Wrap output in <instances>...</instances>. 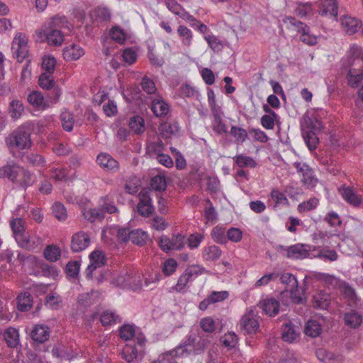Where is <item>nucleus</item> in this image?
I'll return each instance as SVG.
<instances>
[{
    "mask_svg": "<svg viewBox=\"0 0 363 363\" xmlns=\"http://www.w3.org/2000/svg\"><path fill=\"white\" fill-rule=\"evenodd\" d=\"M300 334V328L291 321L285 323L282 328V338L284 341L293 342L296 340Z\"/></svg>",
    "mask_w": 363,
    "mask_h": 363,
    "instance_id": "obj_17",
    "label": "nucleus"
},
{
    "mask_svg": "<svg viewBox=\"0 0 363 363\" xmlns=\"http://www.w3.org/2000/svg\"><path fill=\"white\" fill-rule=\"evenodd\" d=\"M111 38L116 42L122 44L126 40V34L125 31L119 26H113L110 30Z\"/></svg>",
    "mask_w": 363,
    "mask_h": 363,
    "instance_id": "obj_46",
    "label": "nucleus"
},
{
    "mask_svg": "<svg viewBox=\"0 0 363 363\" xmlns=\"http://www.w3.org/2000/svg\"><path fill=\"white\" fill-rule=\"evenodd\" d=\"M83 216L84 218L90 222H94L96 220H102L104 214L102 210L100 208L84 209L83 211Z\"/></svg>",
    "mask_w": 363,
    "mask_h": 363,
    "instance_id": "obj_33",
    "label": "nucleus"
},
{
    "mask_svg": "<svg viewBox=\"0 0 363 363\" xmlns=\"http://www.w3.org/2000/svg\"><path fill=\"white\" fill-rule=\"evenodd\" d=\"M14 177L13 182L17 183L23 189L32 186L36 181L34 174L18 165H17L16 171H14Z\"/></svg>",
    "mask_w": 363,
    "mask_h": 363,
    "instance_id": "obj_8",
    "label": "nucleus"
},
{
    "mask_svg": "<svg viewBox=\"0 0 363 363\" xmlns=\"http://www.w3.org/2000/svg\"><path fill=\"white\" fill-rule=\"evenodd\" d=\"M24 111V107L18 100H13L10 103L9 114L11 118L16 120L18 119Z\"/></svg>",
    "mask_w": 363,
    "mask_h": 363,
    "instance_id": "obj_36",
    "label": "nucleus"
},
{
    "mask_svg": "<svg viewBox=\"0 0 363 363\" xmlns=\"http://www.w3.org/2000/svg\"><path fill=\"white\" fill-rule=\"evenodd\" d=\"M62 125L65 130L71 131L73 129L74 118L72 114L69 111H63L60 115Z\"/></svg>",
    "mask_w": 363,
    "mask_h": 363,
    "instance_id": "obj_45",
    "label": "nucleus"
},
{
    "mask_svg": "<svg viewBox=\"0 0 363 363\" xmlns=\"http://www.w3.org/2000/svg\"><path fill=\"white\" fill-rule=\"evenodd\" d=\"M280 281L282 284L286 285L289 291L298 289V281L296 277L291 273H284L280 277Z\"/></svg>",
    "mask_w": 363,
    "mask_h": 363,
    "instance_id": "obj_41",
    "label": "nucleus"
},
{
    "mask_svg": "<svg viewBox=\"0 0 363 363\" xmlns=\"http://www.w3.org/2000/svg\"><path fill=\"white\" fill-rule=\"evenodd\" d=\"M141 86L143 91L148 94H154L156 91V86L154 82L147 77H144L142 79Z\"/></svg>",
    "mask_w": 363,
    "mask_h": 363,
    "instance_id": "obj_64",
    "label": "nucleus"
},
{
    "mask_svg": "<svg viewBox=\"0 0 363 363\" xmlns=\"http://www.w3.org/2000/svg\"><path fill=\"white\" fill-rule=\"evenodd\" d=\"M200 326L205 333H213L216 330L215 321L211 317H206L200 320Z\"/></svg>",
    "mask_w": 363,
    "mask_h": 363,
    "instance_id": "obj_55",
    "label": "nucleus"
},
{
    "mask_svg": "<svg viewBox=\"0 0 363 363\" xmlns=\"http://www.w3.org/2000/svg\"><path fill=\"white\" fill-rule=\"evenodd\" d=\"M10 225L15 239H18V235H23L25 234L24 221L22 218H14L11 223Z\"/></svg>",
    "mask_w": 363,
    "mask_h": 363,
    "instance_id": "obj_43",
    "label": "nucleus"
},
{
    "mask_svg": "<svg viewBox=\"0 0 363 363\" xmlns=\"http://www.w3.org/2000/svg\"><path fill=\"white\" fill-rule=\"evenodd\" d=\"M84 54V49L77 44H71L63 50V57L66 61L77 60Z\"/></svg>",
    "mask_w": 363,
    "mask_h": 363,
    "instance_id": "obj_16",
    "label": "nucleus"
},
{
    "mask_svg": "<svg viewBox=\"0 0 363 363\" xmlns=\"http://www.w3.org/2000/svg\"><path fill=\"white\" fill-rule=\"evenodd\" d=\"M194 341L191 339L186 340L183 345L176 347L174 350L169 351L159 356L158 359L152 361L151 363H165L169 360L170 357H178L184 356V352L187 351L186 346L192 344Z\"/></svg>",
    "mask_w": 363,
    "mask_h": 363,
    "instance_id": "obj_10",
    "label": "nucleus"
},
{
    "mask_svg": "<svg viewBox=\"0 0 363 363\" xmlns=\"http://www.w3.org/2000/svg\"><path fill=\"white\" fill-rule=\"evenodd\" d=\"M130 128L137 134H140L145 130V122L142 117L135 116L130 119Z\"/></svg>",
    "mask_w": 363,
    "mask_h": 363,
    "instance_id": "obj_40",
    "label": "nucleus"
},
{
    "mask_svg": "<svg viewBox=\"0 0 363 363\" xmlns=\"http://www.w3.org/2000/svg\"><path fill=\"white\" fill-rule=\"evenodd\" d=\"M344 320L347 326L357 328L362 323V317L359 313L352 311L345 314Z\"/></svg>",
    "mask_w": 363,
    "mask_h": 363,
    "instance_id": "obj_25",
    "label": "nucleus"
},
{
    "mask_svg": "<svg viewBox=\"0 0 363 363\" xmlns=\"http://www.w3.org/2000/svg\"><path fill=\"white\" fill-rule=\"evenodd\" d=\"M56 65V60L52 56H45L43 58L42 67L46 71L45 73L52 74Z\"/></svg>",
    "mask_w": 363,
    "mask_h": 363,
    "instance_id": "obj_53",
    "label": "nucleus"
},
{
    "mask_svg": "<svg viewBox=\"0 0 363 363\" xmlns=\"http://www.w3.org/2000/svg\"><path fill=\"white\" fill-rule=\"evenodd\" d=\"M283 23L289 29H293L298 33L305 32L308 26L292 16H286L283 18Z\"/></svg>",
    "mask_w": 363,
    "mask_h": 363,
    "instance_id": "obj_29",
    "label": "nucleus"
},
{
    "mask_svg": "<svg viewBox=\"0 0 363 363\" xmlns=\"http://www.w3.org/2000/svg\"><path fill=\"white\" fill-rule=\"evenodd\" d=\"M150 192V190L143 189L138 195L140 201L137 206L138 211L144 217H149L155 210L152 203Z\"/></svg>",
    "mask_w": 363,
    "mask_h": 363,
    "instance_id": "obj_7",
    "label": "nucleus"
},
{
    "mask_svg": "<svg viewBox=\"0 0 363 363\" xmlns=\"http://www.w3.org/2000/svg\"><path fill=\"white\" fill-rule=\"evenodd\" d=\"M52 213L60 220H64L67 218L66 209L60 203H54L52 206Z\"/></svg>",
    "mask_w": 363,
    "mask_h": 363,
    "instance_id": "obj_58",
    "label": "nucleus"
},
{
    "mask_svg": "<svg viewBox=\"0 0 363 363\" xmlns=\"http://www.w3.org/2000/svg\"><path fill=\"white\" fill-rule=\"evenodd\" d=\"M338 6L336 0H325L320 8L319 13L337 19Z\"/></svg>",
    "mask_w": 363,
    "mask_h": 363,
    "instance_id": "obj_20",
    "label": "nucleus"
},
{
    "mask_svg": "<svg viewBox=\"0 0 363 363\" xmlns=\"http://www.w3.org/2000/svg\"><path fill=\"white\" fill-rule=\"evenodd\" d=\"M260 304L264 313L269 316L276 315L279 313V302L275 298L264 299Z\"/></svg>",
    "mask_w": 363,
    "mask_h": 363,
    "instance_id": "obj_23",
    "label": "nucleus"
},
{
    "mask_svg": "<svg viewBox=\"0 0 363 363\" xmlns=\"http://www.w3.org/2000/svg\"><path fill=\"white\" fill-rule=\"evenodd\" d=\"M45 258L50 262H56L61 257L60 249L54 245H48L43 252Z\"/></svg>",
    "mask_w": 363,
    "mask_h": 363,
    "instance_id": "obj_31",
    "label": "nucleus"
},
{
    "mask_svg": "<svg viewBox=\"0 0 363 363\" xmlns=\"http://www.w3.org/2000/svg\"><path fill=\"white\" fill-rule=\"evenodd\" d=\"M17 165H6L0 168V178L7 177L9 180L14 179V171H16Z\"/></svg>",
    "mask_w": 363,
    "mask_h": 363,
    "instance_id": "obj_60",
    "label": "nucleus"
},
{
    "mask_svg": "<svg viewBox=\"0 0 363 363\" xmlns=\"http://www.w3.org/2000/svg\"><path fill=\"white\" fill-rule=\"evenodd\" d=\"M118 316L111 311H104L101 315V321L104 325H111L116 322Z\"/></svg>",
    "mask_w": 363,
    "mask_h": 363,
    "instance_id": "obj_54",
    "label": "nucleus"
},
{
    "mask_svg": "<svg viewBox=\"0 0 363 363\" xmlns=\"http://www.w3.org/2000/svg\"><path fill=\"white\" fill-rule=\"evenodd\" d=\"M24 161L30 165L36 167L43 166L45 162L44 158L36 153L28 154L24 157Z\"/></svg>",
    "mask_w": 363,
    "mask_h": 363,
    "instance_id": "obj_49",
    "label": "nucleus"
},
{
    "mask_svg": "<svg viewBox=\"0 0 363 363\" xmlns=\"http://www.w3.org/2000/svg\"><path fill=\"white\" fill-rule=\"evenodd\" d=\"M16 240L21 247L28 250H33L38 247L42 242V240L40 238L36 236H30L26 233L23 235H18V239Z\"/></svg>",
    "mask_w": 363,
    "mask_h": 363,
    "instance_id": "obj_13",
    "label": "nucleus"
},
{
    "mask_svg": "<svg viewBox=\"0 0 363 363\" xmlns=\"http://www.w3.org/2000/svg\"><path fill=\"white\" fill-rule=\"evenodd\" d=\"M286 252L285 256L292 259H302L310 255L311 247L308 245L297 243L289 247L280 246Z\"/></svg>",
    "mask_w": 363,
    "mask_h": 363,
    "instance_id": "obj_6",
    "label": "nucleus"
},
{
    "mask_svg": "<svg viewBox=\"0 0 363 363\" xmlns=\"http://www.w3.org/2000/svg\"><path fill=\"white\" fill-rule=\"evenodd\" d=\"M340 21L342 29L349 35L355 33L360 26L359 20L351 16H342L340 18Z\"/></svg>",
    "mask_w": 363,
    "mask_h": 363,
    "instance_id": "obj_22",
    "label": "nucleus"
},
{
    "mask_svg": "<svg viewBox=\"0 0 363 363\" xmlns=\"http://www.w3.org/2000/svg\"><path fill=\"white\" fill-rule=\"evenodd\" d=\"M304 140L310 150H315L318 143V138L313 131H308L304 134Z\"/></svg>",
    "mask_w": 363,
    "mask_h": 363,
    "instance_id": "obj_52",
    "label": "nucleus"
},
{
    "mask_svg": "<svg viewBox=\"0 0 363 363\" xmlns=\"http://www.w3.org/2000/svg\"><path fill=\"white\" fill-rule=\"evenodd\" d=\"M33 130L31 123H26L10 133L5 139V143L10 150H28L32 146L30 135Z\"/></svg>",
    "mask_w": 363,
    "mask_h": 363,
    "instance_id": "obj_3",
    "label": "nucleus"
},
{
    "mask_svg": "<svg viewBox=\"0 0 363 363\" xmlns=\"http://www.w3.org/2000/svg\"><path fill=\"white\" fill-rule=\"evenodd\" d=\"M89 243V235L84 232H78L72 238L71 249L74 252H79L84 250Z\"/></svg>",
    "mask_w": 363,
    "mask_h": 363,
    "instance_id": "obj_11",
    "label": "nucleus"
},
{
    "mask_svg": "<svg viewBox=\"0 0 363 363\" xmlns=\"http://www.w3.org/2000/svg\"><path fill=\"white\" fill-rule=\"evenodd\" d=\"M177 33L182 38V42L185 45L189 46L191 45L192 33L190 29L185 26H179L177 29Z\"/></svg>",
    "mask_w": 363,
    "mask_h": 363,
    "instance_id": "obj_48",
    "label": "nucleus"
},
{
    "mask_svg": "<svg viewBox=\"0 0 363 363\" xmlns=\"http://www.w3.org/2000/svg\"><path fill=\"white\" fill-rule=\"evenodd\" d=\"M317 358L323 363H342L345 357L341 354H335L325 349L320 348L316 350Z\"/></svg>",
    "mask_w": 363,
    "mask_h": 363,
    "instance_id": "obj_14",
    "label": "nucleus"
},
{
    "mask_svg": "<svg viewBox=\"0 0 363 363\" xmlns=\"http://www.w3.org/2000/svg\"><path fill=\"white\" fill-rule=\"evenodd\" d=\"M4 339L9 347H16L19 344V334L16 328H8L4 333Z\"/></svg>",
    "mask_w": 363,
    "mask_h": 363,
    "instance_id": "obj_28",
    "label": "nucleus"
},
{
    "mask_svg": "<svg viewBox=\"0 0 363 363\" xmlns=\"http://www.w3.org/2000/svg\"><path fill=\"white\" fill-rule=\"evenodd\" d=\"M321 331V326L317 320H309L305 325L304 332L306 335L311 337H316L319 336Z\"/></svg>",
    "mask_w": 363,
    "mask_h": 363,
    "instance_id": "obj_30",
    "label": "nucleus"
},
{
    "mask_svg": "<svg viewBox=\"0 0 363 363\" xmlns=\"http://www.w3.org/2000/svg\"><path fill=\"white\" fill-rule=\"evenodd\" d=\"M177 263L174 259H168L163 264L162 272L167 276L172 275L177 269Z\"/></svg>",
    "mask_w": 363,
    "mask_h": 363,
    "instance_id": "obj_62",
    "label": "nucleus"
},
{
    "mask_svg": "<svg viewBox=\"0 0 363 363\" xmlns=\"http://www.w3.org/2000/svg\"><path fill=\"white\" fill-rule=\"evenodd\" d=\"M238 341V336L234 333H228L225 334L223 338V344L228 348L235 347Z\"/></svg>",
    "mask_w": 363,
    "mask_h": 363,
    "instance_id": "obj_63",
    "label": "nucleus"
},
{
    "mask_svg": "<svg viewBox=\"0 0 363 363\" xmlns=\"http://www.w3.org/2000/svg\"><path fill=\"white\" fill-rule=\"evenodd\" d=\"M96 162L101 167L107 170L116 171L118 169V162L109 154L100 153L97 156Z\"/></svg>",
    "mask_w": 363,
    "mask_h": 363,
    "instance_id": "obj_21",
    "label": "nucleus"
},
{
    "mask_svg": "<svg viewBox=\"0 0 363 363\" xmlns=\"http://www.w3.org/2000/svg\"><path fill=\"white\" fill-rule=\"evenodd\" d=\"M149 236L147 233L140 229H135L131 230L130 240L139 245H144L148 240Z\"/></svg>",
    "mask_w": 363,
    "mask_h": 363,
    "instance_id": "obj_35",
    "label": "nucleus"
},
{
    "mask_svg": "<svg viewBox=\"0 0 363 363\" xmlns=\"http://www.w3.org/2000/svg\"><path fill=\"white\" fill-rule=\"evenodd\" d=\"M317 257L324 261L330 262H333L338 259V255L336 251L330 249H323L320 250Z\"/></svg>",
    "mask_w": 363,
    "mask_h": 363,
    "instance_id": "obj_51",
    "label": "nucleus"
},
{
    "mask_svg": "<svg viewBox=\"0 0 363 363\" xmlns=\"http://www.w3.org/2000/svg\"><path fill=\"white\" fill-rule=\"evenodd\" d=\"M18 308L21 311H27L32 307V298L29 293L21 294L17 297Z\"/></svg>",
    "mask_w": 363,
    "mask_h": 363,
    "instance_id": "obj_32",
    "label": "nucleus"
},
{
    "mask_svg": "<svg viewBox=\"0 0 363 363\" xmlns=\"http://www.w3.org/2000/svg\"><path fill=\"white\" fill-rule=\"evenodd\" d=\"M67 23L65 16H55L51 18L36 32L37 40L46 41L50 45H61L64 41V35L60 29Z\"/></svg>",
    "mask_w": 363,
    "mask_h": 363,
    "instance_id": "obj_2",
    "label": "nucleus"
},
{
    "mask_svg": "<svg viewBox=\"0 0 363 363\" xmlns=\"http://www.w3.org/2000/svg\"><path fill=\"white\" fill-rule=\"evenodd\" d=\"M330 296L322 291H317L313 297V306L319 310H326L330 304Z\"/></svg>",
    "mask_w": 363,
    "mask_h": 363,
    "instance_id": "obj_18",
    "label": "nucleus"
},
{
    "mask_svg": "<svg viewBox=\"0 0 363 363\" xmlns=\"http://www.w3.org/2000/svg\"><path fill=\"white\" fill-rule=\"evenodd\" d=\"M319 204V200L317 198H311L306 201L302 202L298 205V211L300 213L310 211L315 209Z\"/></svg>",
    "mask_w": 363,
    "mask_h": 363,
    "instance_id": "obj_47",
    "label": "nucleus"
},
{
    "mask_svg": "<svg viewBox=\"0 0 363 363\" xmlns=\"http://www.w3.org/2000/svg\"><path fill=\"white\" fill-rule=\"evenodd\" d=\"M240 328L244 333L247 334L256 333L259 328L258 320L252 311L245 313L240 321Z\"/></svg>",
    "mask_w": 363,
    "mask_h": 363,
    "instance_id": "obj_9",
    "label": "nucleus"
},
{
    "mask_svg": "<svg viewBox=\"0 0 363 363\" xmlns=\"http://www.w3.org/2000/svg\"><path fill=\"white\" fill-rule=\"evenodd\" d=\"M342 293L348 298L350 305L355 304L357 302V296L354 289L348 284H344L342 286Z\"/></svg>",
    "mask_w": 363,
    "mask_h": 363,
    "instance_id": "obj_61",
    "label": "nucleus"
},
{
    "mask_svg": "<svg viewBox=\"0 0 363 363\" xmlns=\"http://www.w3.org/2000/svg\"><path fill=\"white\" fill-rule=\"evenodd\" d=\"M152 189L157 191H163L167 188V180L164 175L158 174L153 177L150 182Z\"/></svg>",
    "mask_w": 363,
    "mask_h": 363,
    "instance_id": "obj_42",
    "label": "nucleus"
},
{
    "mask_svg": "<svg viewBox=\"0 0 363 363\" xmlns=\"http://www.w3.org/2000/svg\"><path fill=\"white\" fill-rule=\"evenodd\" d=\"M298 173L301 174V182L308 189L313 188L318 184V179L315 177L312 169L306 163L295 162L294 164Z\"/></svg>",
    "mask_w": 363,
    "mask_h": 363,
    "instance_id": "obj_5",
    "label": "nucleus"
},
{
    "mask_svg": "<svg viewBox=\"0 0 363 363\" xmlns=\"http://www.w3.org/2000/svg\"><path fill=\"white\" fill-rule=\"evenodd\" d=\"M120 337L127 341L132 339L135 335V328L130 325H124L120 329Z\"/></svg>",
    "mask_w": 363,
    "mask_h": 363,
    "instance_id": "obj_57",
    "label": "nucleus"
},
{
    "mask_svg": "<svg viewBox=\"0 0 363 363\" xmlns=\"http://www.w3.org/2000/svg\"><path fill=\"white\" fill-rule=\"evenodd\" d=\"M189 339H191L194 342L186 347L187 351L184 352V356L191 352L195 354L203 353L210 342L208 339L205 337H200L197 342L195 341V339L191 337H189L187 340Z\"/></svg>",
    "mask_w": 363,
    "mask_h": 363,
    "instance_id": "obj_19",
    "label": "nucleus"
},
{
    "mask_svg": "<svg viewBox=\"0 0 363 363\" xmlns=\"http://www.w3.org/2000/svg\"><path fill=\"white\" fill-rule=\"evenodd\" d=\"M151 109L157 117H162L169 112V105L162 99H155L152 101Z\"/></svg>",
    "mask_w": 363,
    "mask_h": 363,
    "instance_id": "obj_24",
    "label": "nucleus"
},
{
    "mask_svg": "<svg viewBox=\"0 0 363 363\" xmlns=\"http://www.w3.org/2000/svg\"><path fill=\"white\" fill-rule=\"evenodd\" d=\"M340 192L342 198L350 205L354 207L363 208V199H362L350 187H342L340 189Z\"/></svg>",
    "mask_w": 363,
    "mask_h": 363,
    "instance_id": "obj_15",
    "label": "nucleus"
},
{
    "mask_svg": "<svg viewBox=\"0 0 363 363\" xmlns=\"http://www.w3.org/2000/svg\"><path fill=\"white\" fill-rule=\"evenodd\" d=\"M211 237L213 240L219 244H226L228 242L225 228L219 225L214 227L211 231Z\"/></svg>",
    "mask_w": 363,
    "mask_h": 363,
    "instance_id": "obj_37",
    "label": "nucleus"
},
{
    "mask_svg": "<svg viewBox=\"0 0 363 363\" xmlns=\"http://www.w3.org/2000/svg\"><path fill=\"white\" fill-rule=\"evenodd\" d=\"M158 244L161 250L167 253L172 250H181L185 245L184 236L179 233L174 234L172 238L162 235Z\"/></svg>",
    "mask_w": 363,
    "mask_h": 363,
    "instance_id": "obj_4",
    "label": "nucleus"
},
{
    "mask_svg": "<svg viewBox=\"0 0 363 363\" xmlns=\"http://www.w3.org/2000/svg\"><path fill=\"white\" fill-rule=\"evenodd\" d=\"M302 126L308 128L309 131L313 132L320 131L323 128L322 123L318 119L315 117L312 118L309 116L303 118Z\"/></svg>",
    "mask_w": 363,
    "mask_h": 363,
    "instance_id": "obj_38",
    "label": "nucleus"
},
{
    "mask_svg": "<svg viewBox=\"0 0 363 363\" xmlns=\"http://www.w3.org/2000/svg\"><path fill=\"white\" fill-rule=\"evenodd\" d=\"M179 130V127L177 123H166L161 126V131L166 137L177 133Z\"/></svg>",
    "mask_w": 363,
    "mask_h": 363,
    "instance_id": "obj_59",
    "label": "nucleus"
},
{
    "mask_svg": "<svg viewBox=\"0 0 363 363\" xmlns=\"http://www.w3.org/2000/svg\"><path fill=\"white\" fill-rule=\"evenodd\" d=\"M206 269L199 264H193L189 266L185 270V272L189 276V277L193 279L194 277H196L201 274L205 273Z\"/></svg>",
    "mask_w": 363,
    "mask_h": 363,
    "instance_id": "obj_56",
    "label": "nucleus"
},
{
    "mask_svg": "<svg viewBox=\"0 0 363 363\" xmlns=\"http://www.w3.org/2000/svg\"><path fill=\"white\" fill-rule=\"evenodd\" d=\"M230 133L238 143H242L247 138V131L240 127L233 125Z\"/></svg>",
    "mask_w": 363,
    "mask_h": 363,
    "instance_id": "obj_50",
    "label": "nucleus"
},
{
    "mask_svg": "<svg viewBox=\"0 0 363 363\" xmlns=\"http://www.w3.org/2000/svg\"><path fill=\"white\" fill-rule=\"evenodd\" d=\"M39 85L43 89H50L55 86V81L52 74L43 73L39 77Z\"/></svg>",
    "mask_w": 363,
    "mask_h": 363,
    "instance_id": "obj_44",
    "label": "nucleus"
},
{
    "mask_svg": "<svg viewBox=\"0 0 363 363\" xmlns=\"http://www.w3.org/2000/svg\"><path fill=\"white\" fill-rule=\"evenodd\" d=\"M50 334V328L45 325H35L30 333L31 339L37 343H44L48 340Z\"/></svg>",
    "mask_w": 363,
    "mask_h": 363,
    "instance_id": "obj_12",
    "label": "nucleus"
},
{
    "mask_svg": "<svg viewBox=\"0 0 363 363\" xmlns=\"http://www.w3.org/2000/svg\"><path fill=\"white\" fill-rule=\"evenodd\" d=\"M235 162L239 167H251L254 168L257 166V162L250 157L238 155L233 157Z\"/></svg>",
    "mask_w": 363,
    "mask_h": 363,
    "instance_id": "obj_39",
    "label": "nucleus"
},
{
    "mask_svg": "<svg viewBox=\"0 0 363 363\" xmlns=\"http://www.w3.org/2000/svg\"><path fill=\"white\" fill-rule=\"evenodd\" d=\"M342 67L347 69L346 80L349 86L358 88L363 82V49L352 45L342 60Z\"/></svg>",
    "mask_w": 363,
    "mask_h": 363,
    "instance_id": "obj_1",
    "label": "nucleus"
},
{
    "mask_svg": "<svg viewBox=\"0 0 363 363\" xmlns=\"http://www.w3.org/2000/svg\"><path fill=\"white\" fill-rule=\"evenodd\" d=\"M62 301L61 296L55 292L48 294L45 298L46 306L52 310L59 309L61 306Z\"/></svg>",
    "mask_w": 363,
    "mask_h": 363,
    "instance_id": "obj_34",
    "label": "nucleus"
},
{
    "mask_svg": "<svg viewBox=\"0 0 363 363\" xmlns=\"http://www.w3.org/2000/svg\"><path fill=\"white\" fill-rule=\"evenodd\" d=\"M28 102L35 107L45 109L48 106L41 92L34 91L28 96Z\"/></svg>",
    "mask_w": 363,
    "mask_h": 363,
    "instance_id": "obj_27",
    "label": "nucleus"
},
{
    "mask_svg": "<svg viewBox=\"0 0 363 363\" xmlns=\"http://www.w3.org/2000/svg\"><path fill=\"white\" fill-rule=\"evenodd\" d=\"M221 255V250L216 245L207 246L203 249L202 256L206 261H216L220 257Z\"/></svg>",
    "mask_w": 363,
    "mask_h": 363,
    "instance_id": "obj_26",
    "label": "nucleus"
}]
</instances>
